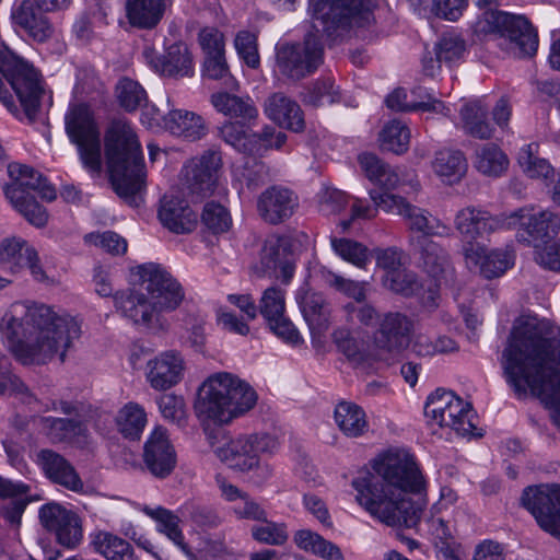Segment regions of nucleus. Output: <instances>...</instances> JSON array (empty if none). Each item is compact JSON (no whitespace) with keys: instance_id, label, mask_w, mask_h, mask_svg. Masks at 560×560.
I'll list each match as a JSON object with an SVG mask.
<instances>
[{"instance_id":"7c9ffc66","label":"nucleus","mask_w":560,"mask_h":560,"mask_svg":"<svg viewBox=\"0 0 560 560\" xmlns=\"http://www.w3.org/2000/svg\"><path fill=\"white\" fill-rule=\"evenodd\" d=\"M115 307L135 324L150 325L160 311L144 292L127 290L114 294Z\"/></svg>"},{"instance_id":"c756f323","label":"nucleus","mask_w":560,"mask_h":560,"mask_svg":"<svg viewBox=\"0 0 560 560\" xmlns=\"http://www.w3.org/2000/svg\"><path fill=\"white\" fill-rule=\"evenodd\" d=\"M159 219L164 228L176 234L190 233L197 224V215L188 203L172 195L161 200Z\"/></svg>"},{"instance_id":"0eeeda50","label":"nucleus","mask_w":560,"mask_h":560,"mask_svg":"<svg viewBox=\"0 0 560 560\" xmlns=\"http://www.w3.org/2000/svg\"><path fill=\"white\" fill-rule=\"evenodd\" d=\"M479 38L492 36L515 58L533 57L538 49V34L525 15L500 10L482 12L472 24Z\"/></svg>"},{"instance_id":"4be33fe9","label":"nucleus","mask_w":560,"mask_h":560,"mask_svg":"<svg viewBox=\"0 0 560 560\" xmlns=\"http://www.w3.org/2000/svg\"><path fill=\"white\" fill-rule=\"evenodd\" d=\"M143 460L148 470L156 478H165L176 466V453L166 429L158 427L144 444Z\"/></svg>"},{"instance_id":"423d86ee","label":"nucleus","mask_w":560,"mask_h":560,"mask_svg":"<svg viewBox=\"0 0 560 560\" xmlns=\"http://www.w3.org/2000/svg\"><path fill=\"white\" fill-rule=\"evenodd\" d=\"M39 72L7 48H0V101L15 117L34 121L44 95Z\"/></svg>"},{"instance_id":"cd10ccee","label":"nucleus","mask_w":560,"mask_h":560,"mask_svg":"<svg viewBox=\"0 0 560 560\" xmlns=\"http://www.w3.org/2000/svg\"><path fill=\"white\" fill-rule=\"evenodd\" d=\"M412 330L411 320L400 313H387L380 320V329L375 335L378 348L387 351H400L408 346Z\"/></svg>"},{"instance_id":"bf43d9fd","label":"nucleus","mask_w":560,"mask_h":560,"mask_svg":"<svg viewBox=\"0 0 560 560\" xmlns=\"http://www.w3.org/2000/svg\"><path fill=\"white\" fill-rule=\"evenodd\" d=\"M159 409L164 419L183 428L187 423L186 404L182 396L164 394L158 399Z\"/></svg>"},{"instance_id":"473e14b6","label":"nucleus","mask_w":560,"mask_h":560,"mask_svg":"<svg viewBox=\"0 0 560 560\" xmlns=\"http://www.w3.org/2000/svg\"><path fill=\"white\" fill-rule=\"evenodd\" d=\"M265 114L280 127L295 132L305 127L300 105L282 93H273L265 101Z\"/></svg>"},{"instance_id":"f3484780","label":"nucleus","mask_w":560,"mask_h":560,"mask_svg":"<svg viewBox=\"0 0 560 560\" xmlns=\"http://www.w3.org/2000/svg\"><path fill=\"white\" fill-rule=\"evenodd\" d=\"M8 175L10 183L5 184L3 190L10 202H16L18 198L31 197V192H37L39 197L47 201L56 199V189L46 177L31 166L10 163L8 165Z\"/></svg>"},{"instance_id":"ddd939ff","label":"nucleus","mask_w":560,"mask_h":560,"mask_svg":"<svg viewBox=\"0 0 560 560\" xmlns=\"http://www.w3.org/2000/svg\"><path fill=\"white\" fill-rule=\"evenodd\" d=\"M508 229L517 230V241L534 248L555 237L560 231L558 214L544 210L535 212L534 207H523L508 214Z\"/></svg>"},{"instance_id":"864d4df0","label":"nucleus","mask_w":560,"mask_h":560,"mask_svg":"<svg viewBox=\"0 0 560 560\" xmlns=\"http://www.w3.org/2000/svg\"><path fill=\"white\" fill-rule=\"evenodd\" d=\"M258 523L250 528V536L255 541L277 547L283 546L288 541L289 533L285 523L269 521L268 516H266V521Z\"/></svg>"},{"instance_id":"c9c22d12","label":"nucleus","mask_w":560,"mask_h":560,"mask_svg":"<svg viewBox=\"0 0 560 560\" xmlns=\"http://www.w3.org/2000/svg\"><path fill=\"white\" fill-rule=\"evenodd\" d=\"M170 4L171 0H127V18L132 26L153 28Z\"/></svg>"},{"instance_id":"ea45409f","label":"nucleus","mask_w":560,"mask_h":560,"mask_svg":"<svg viewBox=\"0 0 560 560\" xmlns=\"http://www.w3.org/2000/svg\"><path fill=\"white\" fill-rule=\"evenodd\" d=\"M454 401L451 402L445 416V420L441 427H448L462 436H481V433H474L476 429L474 418L475 412L469 402H465L462 398L454 395Z\"/></svg>"},{"instance_id":"f8f14e48","label":"nucleus","mask_w":560,"mask_h":560,"mask_svg":"<svg viewBox=\"0 0 560 560\" xmlns=\"http://www.w3.org/2000/svg\"><path fill=\"white\" fill-rule=\"evenodd\" d=\"M279 446L278 440L268 433L241 435L217 447L218 458L230 468L249 471L258 466L261 454H272Z\"/></svg>"},{"instance_id":"b1692460","label":"nucleus","mask_w":560,"mask_h":560,"mask_svg":"<svg viewBox=\"0 0 560 560\" xmlns=\"http://www.w3.org/2000/svg\"><path fill=\"white\" fill-rule=\"evenodd\" d=\"M260 262L264 272L288 283L294 273L295 259L289 241L283 237L268 238L261 249Z\"/></svg>"},{"instance_id":"bb28decb","label":"nucleus","mask_w":560,"mask_h":560,"mask_svg":"<svg viewBox=\"0 0 560 560\" xmlns=\"http://www.w3.org/2000/svg\"><path fill=\"white\" fill-rule=\"evenodd\" d=\"M16 25L37 43H45L55 36L56 28L45 12L37 10L32 0H23L13 11Z\"/></svg>"},{"instance_id":"f257e3e1","label":"nucleus","mask_w":560,"mask_h":560,"mask_svg":"<svg viewBox=\"0 0 560 560\" xmlns=\"http://www.w3.org/2000/svg\"><path fill=\"white\" fill-rule=\"evenodd\" d=\"M505 382L518 399L537 397L560 431V338L546 322L517 320L501 355Z\"/></svg>"},{"instance_id":"9b49d317","label":"nucleus","mask_w":560,"mask_h":560,"mask_svg":"<svg viewBox=\"0 0 560 560\" xmlns=\"http://www.w3.org/2000/svg\"><path fill=\"white\" fill-rule=\"evenodd\" d=\"M370 197L374 205L383 211L400 215L411 232H418L419 235L430 238L431 236L451 235L448 225L433 217L428 210L411 205L401 196L371 190Z\"/></svg>"},{"instance_id":"72a5a7b5","label":"nucleus","mask_w":560,"mask_h":560,"mask_svg":"<svg viewBox=\"0 0 560 560\" xmlns=\"http://www.w3.org/2000/svg\"><path fill=\"white\" fill-rule=\"evenodd\" d=\"M164 126L171 133L188 141L199 140L207 133L203 118L184 109L171 110L164 117Z\"/></svg>"},{"instance_id":"5fc2aeb1","label":"nucleus","mask_w":560,"mask_h":560,"mask_svg":"<svg viewBox=\"0 0 560 560\" xmlns=\"http://www.w3.org/2000/svg\"><path fill=\"white\" fill-rule=\"evenodd\" d=\"M119 105L127 112H133L147 102V92L135 80L122 78L116 85Z\"/></svg>"},{"instance_id":"a18cd8bd","label":"nucleus","mask_w":560,"mask_h":560,"mask_svg":"<svg viewBox=\"0 0 560 560\" xmlns=\"http://www.w3.org/2000/svg\"><path fill=\"white\" fill-rule=\"evenodd\" d=\"M475 166L486 176L499 177L508 170L509 159L498 145L487 143L476 150Z\"/></svg>"},{"instance_id":"de8ad7c7","label":"nucleus","mask_w":560,"mask_h":560,"mask_svg":"<svg viewBox=\"0 0 560 560\" xmlns=\"http://www.w3.org/2000/svg\"><path fill=\"white\" fill-rule=\"evenodd\" d=\"M118 431L128 439H139L147 423L144 409L136 404H126L115 417Z\"/></svg>"},{"instance_id":"09e8293b","label":"nucleus","mask_w":560,"mask_h":560,"mask_svg":"<svg viewBox=\"0 0 560 560\" xmlns=\"http://www.w3.org/2000/svg\"><path fill=\"white\" fill-rule=\"evenodd\" d=\"M536 149L534 143L524 145L518 152L517 162L528 177L549 179L553 176V167L547 160L536 155Z\"/></svg>"},{"instance_id":"4c0bfd02","label":"nucleus","mask_w":560,"mask_h":560,"mask_svg":"<svg viewBox=\"0 0 560 560\" xmlns=\"http://www.w3.org/2000/svg\"><path fill=\"white\" fill-rule=\"evenodd\" d=\"M91 545L106 560H137L132 546L109 532L100 530L95 533Z\"/></svg>"},{"instance_id":"69168bd1","label":"nucleus","mask_w":560,"mask_h":560,"mask_svg":"<svg viewBox=\"0 0 560 560\" xmlns=\"http://www.w3.org/2000/svg\"><path fill=\"white\" fill-rule=\"evenodd\" d=\"M259 310L266 322L279 318L285 310L284 292L276 287L266 289L260 300Z\"/></svg>"},{"instance_id":"0e129e2a","label":"nucleus","mask_w":560,"mask_h":560,"mask_svg":"<svg viewBox=\"0 0 560 560\" xmlns=\"http://www.w3.org/2000/svg\"><path fill=\"white\" fill-rule=\"evenodd\" d=\"M45 427L49 429V435L56 441H65L77 434H84L85 427L81 421L62 418H45Z\"/></svg>"},{"instance_id":"f704fd0d","label":"nucleus","mask_w":560,"mask_h":560,"mask_svg":"<svg viewBox=\"0 0 560 560\" xmlns=\"http://www.w3.org/2000/svg\"><path fill=\"white\" fill-rule=\"evenodd\" d=\"M467 168V160L459 150H440L432 161L434 174L446 185L459 183L466 175Z\"/></svg>"},{"instance_id":"4d7b16f0","label":"nucleus","mask_w":560,"mask_h":560,"mask_svg":"<svg viewBox=\"0 0 560 560\" xmlns=\"http://www.w3.org/2000/svg\"><path fill=\"white\" fill-rule=\"evenodd\" d=\"M334 341L340 352L353 364H360L365 360L364 343L355 339L346 328L335 330L332 335Z\"/></svg>"},{"instance_id":"6e6552de","label":"nucleus","mask_w":560,"mask_h":560,"mask_svg":"<svg viewBox=\"0 0 560 560\" xmlns=\"http://www.w3.org/2000/svg\"><path fill=\"white\" fill-rule=\"evenodd\" d=\"M313 28L335 42L374 22V0H311Z\"/></svg>"},{"instance_id":"49530a36","label":"nucleus","mask_w":560,"mask_h":560,"mask_svg":"<svg viewBox=\"0 0 560 560\" xmlns=\"http://www.w3.org/2000/svg\"><path fill=\"white\" fill-rule=\"evenodd\" d=\"M5 394L14 396L24 404H32L36 400L31 389L12 373L10 358L0 354V396Z\"/></svg>"},{"instance_id":"79ce46f5","label":"nucleus","mask_w":560,"mask_h":560,"mask_svg":"<svg viewBox=\"0 0 560 560\" xmlns=\"http://www.w3.org/2000/svg\"><path fill=\"white\" fill-rule=\"evenodd\" d=\"M211 104L219 113L243 120L255 119L258 115L256 107L248 97H240L226 92L212 94Z\"/></svg>"},{"instance_id":"58836bf2","label":"nucleus","mask_w":560,"mask_h":560,"mask_svg":"<svg viewBox=\"0 0 560 560\" xmlns=\"http://www.w3.org/2000/svg\"><path fill=\"white\" fill-rule=\"evenodd\" d=\"M140 510L158 523V532L164 534L182 551L189 546L185 542L184 534L179 527L180 518L173 511L163 506L151 508L142 505Z\"/></svg>"},{"instance_id":"6e6d98bb","label":"nucleus","mask_w":560,"mask_h":560,"mask_svg":"<svg viewBox=\"0 0 560 560\" xmlns=\"http://www.w3.org/2000/svg\"><path fill=\"white\" fill-rule=\"evenodd\" d=\"M202 72L208 79L221 81L228 90L233 91L237 88L236 80L230 73L224 54L207 56Z\"/></svg>"},{"instance_id":"aec40b11","label":"nucleus","mask_w":560,"mask_h":560,"mask_svg":"<svg viewBox=\"0 0 560 560\" xmlns=\"http://www.w3.org/2000/svg\"><path fill=\"white\" fill-rule=\"evenodd\" d=\"M463 255L466 266L479 271L487 279L502 276L512 265L513 255L508 250L487 252L486 247L477 242H465Z\"/></svg>"},{"instance_id":"6ab92c4d","label":"nucleus","mask_w":560,"mask_h":560,"mask_svg":"<svg viewBox=\"0 0 560 560\" xmlns=\"http://www.w3.org/2000/svg\"><path fill=\"white\" fill-rule=\"evenodd\" d=\"M409 245L419 256L423 270L438 283L452 277L454 269L450 255L439 243L425 235H410Z\"/></svg>"},{"instance_id":"338daca9","label":"nucleus","mask_w":560,"mask_h":560,"mask_svg":"<svg viewBox=\"0 0 560 560\" xmlns=\"http://www.w3.org/2000/svg\"><path fill=\"white\" fill-rule=\"evenodd\" d=\"M28 246L25 241L16 237L5 238L0 242V265L10 264L13 272L22 268V257L25 247Z\"/></svg>"},{"instance_id":"e433bc0d","label":"nucleus","mask_w":560,"mask_h":560,"mask_svg":"<svg viewBox=\"0 0 560 560\" xmlns=\"http://www.w3.org/2000/svg\"><path fill=\"white\" fill-rule=\"evenodd\" d=\"M334 418L339 430L348 438L362 436L369 430L365 411L355 402H338L335 407Z\"/></svg>"},{"instance_id":"412c9836","label":"nucleus","mask_w":560,"mask_h":560,"mask_svg":"<svg viewBox=\"0 0 560 560\" xmlns=\"http://www.w3.org/2000/svg\"><path fill=\"white\" fill-rule=\"evenodd\" d=\"M221 167V155L209 150L200 158L191 160L184 166L186 184L191 195L205 197L212 192L217 173Z\"/></svg>"},{"instance_id":"a211bd4d","label":"nucleus","mask_w":560,"mask_h":560,"mask_svg":"<svg viewBox=\"0 0 560 560\" xmlns=\"http://www.w3.org/2000/svg\"><path fill=\"white\" fill-rule=\"evenodd\" d=\"M508 214L492 215L472 206L458 210L454 218V226L466 242H474L486 234L508 229Z\"/></svg>"},{"instance_id":"c85d7f7f","label":"nucleus","mask_w":560,"mask_h":560,"mask_svg":"<svg viewBox=\"0 0 560 560\" xmlns=\"http://www.w3.org/2000/svg\"><path fill=\"white\" fill-rule=\"evenodd\" d=\"M37 463L54 483L75 492L83 489V482L74 467L60 454L48 448L40 450L37 453Z\"/></svg>"},{"instance_id":"13d9d810","label":"nucleus","mask_w":560,"mask_h":560,"mask_svg":"<svg viewBox=\"0 0 560 560\" xmlns=\"http://www.w3.org/2000/svg\"><path fill=\"white\" fill-rule=\"evenodd\" d=\"M331 247L339 257L357 267L362 268L368 261V248L353 240L332 237Z\"/></svg>"},{"instance_id":"39448f33","label":"nucleus","mask_w":560,"mask_h":560,"mask_svg":"<svg viewBox=\"0 0 560 560\" xmlns=\"http://www.w3.org/2000/svg\"><path fill=\"white\" fill-rule=\"evenodd\" d=\"M257 394L237 375L219 372L210 375L200 386L195 412L201 422L228 424L255 407Z\"/></svg>"},{"instance_id":"a878e982","label":"nucleus","mask_w":560,"mask_h":560,"mask_svg":"<svg viewBox=\"0 0 560 560\" xmlns=\"http://www.w3.org/2000/svg\"><path fill=\"white\" fill-rule=\"evenodd\" d=\"M143 54L151 67L162 75L178 79L194 74L191 54L183 43L171 45L162 58H154L153 50L149 48Z\"/></svg>"},{"instance_id":"8fccbe9b","label":"nucleus","mask_w":560,"mask_h":560,"mask_svg":"<svg viewBox=\"0 0 560 560\" xmlns=\"http://www.w3.org/2000/svg\"><path fill=\"white\" fill-rule=\"evenodd\" d=\"M380 141L383 150L402 154L409 148L410 130L400 120L394 119L384 126Z\"/></svg>"},{"instance_id":"5701e85b","label":"nucleus","mask_w":560,"mask_h":560,"mask_svg":"<svg viewBox=\"0 0 560 560\" xmlns=\"http://www.w3.org/2000/svg\"><path fill=\"white\" fill-rule=\"evenodd\" d=\"M299 207L298 196L282 186H271L260 194L257 211L270 224H279L293 215Z\"/></svg>"},{"instance_id":"4468645a","label":"nucleus","mask_w":560,"mask_h":560,"mask_svg":"<svg viewBox=\"0 0 560 560\" xmlns=\"http://www.w3.org/2000/svg\"><path fill=\"white\" fill-rule=\"evenodd\" d=\"M141 290L160 312L176 310L185 293L180 283L161 265L145 264L137 268Z\"/></svg>"},{"instance_id":"3c124183","label":"nucleus","mask_w":560,"mask_h":560,"mask_svg":"<svg viewBox=\"0 0 560 560\" xmlns=\"http://www.w3.org/2000/svg\"><path fill=\"white\" fill-rule=\"evenodd\" d=\"M220 133L222 139L237 151L244 154H255L257 137L244 124L226 122L221 127Z\"/></svg>"},{"instance_id":"f03ea898","label":"nucleus","mask_w":560,"mask_h":560,"mask_svg":"<svg viewBox=\"0 0 560 560\" xmlns=\"http://www.w3.org/2000/svg\"><path fill=\"white\" fill-rule=\"evenodd\" d=\"M373 469L374 472L360 471L352 479L355 501L387 526H416L422 504L411 497L427 491V480L416 457L406 450H389L375 459Z\"/></svg>"},{"instance_id":"9d476101","label":"nucleus","mask_w":560,"mask_h":560,"mask_svg":"<svg viewBox=\"0 0 560 560\" xmlns=\"http://www.w3.org/2000/svg\"><path fill=\"white\" fill-rule=\"evenodd\" d=\"M66 131L78 147L80 159L92 173L102 170L100 131L89 106L74 105L66 115Z\"/></svg>"},{"instance_id":"dca6fc26","label":"nucleus","mask_w":560,"mask_h":560,"mask_svg":"<svg viewBox=\"0 0 560 560\" xmlns=\"http://www.w3.org/2000/svg\"><path fill=\"white\" fill-rule=\"evenodd\" d=\"M42 525L55 535L57 542L67 548H77L83 539L81 517L59 503H47L39 509Z\"/></svg>"},{"instance_id":"680f3d73","label":"nucleus","mask_w":560,"mask_h":560,"mask_svg":"<svg viewBox=\"0 0 560 560\" xmlns=\"http://www.w3.org/2000/svg\"><path fill=\"white\" fill-rule=\"evenodd\" d=\"M454 395L453 392L436 389L427 399L424 406L425 417L441 427L445 420L448 406L454 401Z\"/></svg>"},{"instance_id":"603ef678","label":"nucleus","mask_w":560,"mask_h":560,"mask_svg":"<svg viewBox=\"0 0 560 560\" xmlns=\"http://www.w3.org/2000/svg\"><path fill=\"white\" fill-rule=\"evenodd\" d=\"M342 312L346 322L353 326L375 327L381 320L378 310L366 300L347 303Z\"/></svg>"},{"instance_id":"2eb2a0df","label":"nucleus","mask_w":560,"mask_h":560,"mask_svg":"<svg viewBox=\"0 0 560 560\" xmlns=\"http://www.w3.org/2000/svg\"><path fill=\"white\" fill-rule=\"evenodd\" d=\"M521 500L539 527L560 540V485L527 487Z\"/></svg>"},{"instance_id":"052dcab7","label":"nucleus","mask_w":560,"mask_h":560,"mask_svg":"<svg viewBox=\"0 0 560 560\" xmlns=\"http://www.w3.org/2000/svg\"><path fill=\"white\" fill-rule=\"evenodd\" d=\"M384 285L395 293L411 296L420 290V282L415 272L399 269L385 276Z\"/></svg>"},{"instance_id":"37998d69","label":"nucleus","mask_w":560,"mask_h":560,"mask_svg":"<svg viewBox=\"0 0 560 560\" xmlns=\"http://www.w3.org/2000/svg\"><path fill=\"white\" fill-rule=\"evenodd\" d=\"M359 163L366 177L374 184L385 189H394L398 185V173L390 165L378 159L375 154H361L359 156Z\"/></svg>"},{"instance_id":"e2e57ef3","label":"nucleus","mask_w":560,"mask_h":560,"mask_svg":"<svg viewBox=\"0 0 560 560\" xmlns=\"http://www.w3.org/2000/svg\"><path fill=\"white\" fill-rule=\"evenodd\" d=\"M201 219L214 234L226 232L232 223L229 211L213 201L206 203Z\"/></svg>"},{"instance_id":"7ed1b4c3","label":"nucleus","mask_w":560,"mask_h":560,"mask_svg":"<svg viewBox=\"0 0 560 560\" xmlns=\"http://www.w3.org/2000/svg\"><path fill=\"white\" fill-rule=\"evenodd\" d=\"M0 332L12 353L24 365L45 364L79 338L81 328L70 316H57L46 305L13 303L1 318Z\"/></svg>"},{"instance_id":"774afa93","label":"nucleus","mask_w":560,"mask_h":560,"mask_svg":"<svg viewBox=\"0 0 560 560\" xmlns=\"http://www.w3.org/2000/svg\"><path fill=\"white\" fill-rule=\"evenodd\" d=\"M11 203L31 224L37 228L47 224L49 215L46 209L35 200L34 196L18 198L16 202Z\"/></svg>"},{"instance_id":"c03bdc74","label":"nucleus","mask_w":560,"mask_h":560,"mask_svg":"<svg viewBox=\"0 0 560 560\" xmlns=\"http://www.w3.org/2000/svg\"><path fill=\"white\" fill-rule=\"evenodd\" d=\"M295 545L315 556L327 560H342L343 556L338 546L310 529H300L294 534Z\"/></svg>"},{"instance_id":"2f4dec72","label":"nucleus","mask_w":560,"mask_h":560,"mask_svg":"<svg viewBox=\"0 0 560 560\" xmlns=\"http://www.w3.org/2000/svg\"><path fill=\"white\" fill-rule=\"evenodd\" d=\"M296 302L313 334L320 335L328 328L330 308L322 293L303 285L296 292Z\"/></svg>"},{"instance_id":"393cba45","label":"nucleus","mask_w":560,"mask_h":560,"mask_svg":"<svg viewBox=\"0 0 560 560\" xmlns=\"http://www.w3.org/2000/svg\"><path fill=\"white\" fill-rule=\"evenodd\" d=\"M185 370L180 353L170 350L148 362L147 380L156 390H166L183 378Z\"/></svg>"},{"instance_id":"20e7f679","label":"nucleus","mask_w":560,"mask_h":560,"mask_svg":"<svg viewBox=\"0 0 560 560\" xmlns=\"http://www.w3.org/2000/svg\"><path fill=\"white\" fill-rule=\"evenodd\" d=\"M105 158L116 192L124 198L144 186L145 170L138 136L126 118H113L104 135Z\"/></svg>"},{"instance_id":"a19ab883","label":"nucleus","mask_w":560,"mask_h":560,"mask_svg":"<svg viewBox=\"0 0 560 560\" xmlns=\"http://www.w3.org/2000/svg\"><path fill=\"white\" fill-rule=\"evenodd\" d=\"M487 116L488 108L480 101L465 104L460 109L465 132L478 139H490L493 129L488 122Z\"/></svg>"},{"instance_id":"1a4fd4ad","label":"nucleus","mask_w":560,"mask_h":560,"mask_svg":"<svg viewBox=\"0 0 560 560\" xmlns=\"http://www.w3.org/2000/svg\"><path fill=\"white\" fill-rule=\"evenodd\" d=\"M324 47L319 36L310 32L303 42L282 44L276 50V66L287 80L298 82L312 75L322 65Z\"/></svg>"}]
</instances>
